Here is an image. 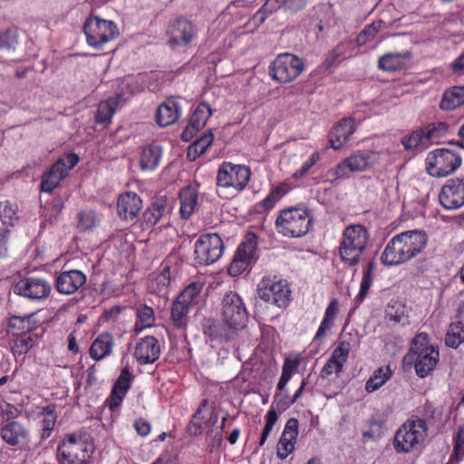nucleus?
<instances>
[{"instance_id":"nucleus-1","label":"nucleus","mask_w":464,"mask_h":464,"mask_svg":"<svg viewBox=\"0 0 464 464\" xmlns=\"http://www.w3.org/2000/svg\"><path fill=\"white\" fill-rule=\"evenodd\" d=\"M222 303L223 324L213 323L207 325L204 333L211 340L229 341L238 330L246 326L248 315L237 293L229 292L225 295Z\"/></svg>"},{"instance_id":"nucleus-2","label":"nucleus","mask_w":464,"mask_h":464,"mask_svg":"<svg viewBox=\"0 0 464 464\" xmlns=\"http://www.w3.org/2000/svg\"><path fill=\"white\" fill-rule=\"evenodd\" d=\"M439 357L438 348L429 344L428 334L420 333L411 341V348L404 356L403 362L414 365L416 374L424 378L435 369Z\"/></svg>"},{"instance_id":"nucleus-3","label":"nucleus","mask_w":464,"mask_h":464,"mask_svg":"<svg viewBox=\"0 0 464 464\" xmlns=\"http://www.w3.org/2000/svg\"><path fill=\"white\" fill-rule=\"evenodd\" d=\"M275 225L277 233L285 237H302L310 231L313 216L304 208H286L278 212Z\"/></svg>"},{"instance_id":"nucleus-4","label":"nucleus","mask_w":464,"mask_h":464,"mask_svg":"<svg viewBox=\"0 0 464 464\" xmlns=\"http://www.w3.org/2000/svg\"><path fill=\"white\" fill-rule=\"evenodd\" d=\"M94 451V444L82 433L68 434L57 450L59 464H87Z\"/></svg>"},{"instance_id":"nucleus-5","label":"nucleus","mask_w":464,"mask_h":464,"mask_svg":"<svg viewBox=\"0 0 464 464\" xmlns=\"http://www.w3.org/2000/svg\"><path fill=\"white\" fill-rule=\"evenodd\" d=\"M369 235L362 225H351L343 233V239L339 246L341 260L350 266L359 263L361 256L366 249Z\"/></svg>"},{"instance_id":"nucleus-6","label":"nucleus","mask_w":464,"mask_h":464,"mask_svg":"<svg viewBox=\"0 0 464 464\" xmlns=\"http://www.w3.org/2000/svg\"><path fill=\"white\" fill-rule=\"evenodd\" d=\"M428 425L420 418L404 422L396 431L393 447L397 453H410L418 450L427 437Z\"/></svg>"},{"instance_id":"nucleus-7","label":"nucleus","mask_w":464,"mask_h":464,"mask_svg":"<svg viewBox=\"0 0 464 464\" xmlns=\"http://www.w3.org/2000/svg\"><path fill=\"white\" fill-rule=\"evenodd\" d=\"M257 296L278 308H286L291 302V288L285 279L276 275L264 276L256 286Z\"/></svg>"},{"instance_id":"nucleus-8","label":"nucleus","mask_w":464,"mask_h":464,"mask_svg":"<svg viewBox=\"0 0 464 464\" xmlns=\"http://www.w3.org/2000/svg\"><path fill=\"white\" fill-rule=\"evenodd\" d=\"M83 32L87 44L96 49L103 47L120 34L119 28L113 21L96 15H91L86 19Z\"/></svg>"},{"instance_id":"nucleus-9","label":"nucleus","mask_w":464,"mask_h":464,"mask_svg":"<svg viewBox=\"0 0 464 464\" xmlns=\"http://www.w3.org/2000/svg\"><path fill=\"white\" fill-rule=\"evenodd\" d=\"M250 175L249 168L245 165L223 162L217 173V186L219 189L237 194L246 187Z\"/></svg>"},{"instance_id":"nucleus-10","label":"nucleus","mask_w":464,"mask_h":464,"mask_svg":"<svg viewBox=\"0 0 464 464\" xmlns=\"http://www.w3.org/2000/svg\"><path fill=\"white\" fill-rule=\"evenodd\" d=\"M461 165V157L454 150L439 149L426 159V168L430 175L440 178L453 173Z\"/></svg>"},{"instance_id":"nucleus-11","label":"nucleus","mask_w":464,"mask_h":464,"mask_svg":"<svg viewBox=\"0 0 464 464\" xmlns=\"http://www.w3.org/2000/svg\"><path fill=\"white\" fill-rule=\"evenodd\" d=\"M303 60L291 53H281L274 60L269 67L272 78L280 82L286 83L297 78L304 71Z\"/></svg>"},{"instance_id":"nucleus-12","label":"nucleus","mask_w":464,"mask_h":464,"mask_svg":"<svg viewBox=\"0 0 464 464\" xmlns=\"http://www.w3.org/2000/svg\"><path fill=\"white\" fill-rule=\"evenodd\" d=\"M224 244L218 234L201 235L194 245V260L198 265L208 266L223 255Z\"/></svg>"},{"instance_id":"nucleus-13","label":"nucleus","mask_w":464,"mask_h":464,"mask_svg":"<svg viewBox=\"0 0 464 464\" xmlns=\"http://www.w3.org/2000/svg\"><path fill=\"white\" fill-rule=\"evenodd\" d=\"M79 161V157L74 153L67 154L60 158L52 167L46 171L41 181V190L45 193H51L58 187L60 182L68 175Z\"/></svg>"},{"instance_id":"nucleus-14","label":"nucleus","mask_w":464,"mask_h":464,"mask_svg":"<svg viewBox=\"0 0 464 464\" xmlns=\"http://www.w3.org/2000/svg\"><path fill=\"white\" fill-rule=\"evenodd\" d=\"M256 236L247 234L234 255L228 267L229 275L232 276H239L250 267L256 260Z\"/></svg>"},{"instance_id":"nucleus-15","label":"nucleus","mask_w":464,"mask_h":464,"mask_svg":"<svg viewBox=\"0 0 464 464\" xmlns=\"http://www.w3.org/2000/svg\"><path fill=\"white\" fill-rule=\"evenodd\" d=\"M375 153L372 151H356L344 159L333 170L335 179L346 178L352 172L364 171L375 162Z\"/></svg>"},{"instance_id":"nucleus-16","label":"nucleus","mask_w":464,"mask_h":464,"mask_svg":"<svg viewBox=\"0 0 464 464\" xmlns=\"http://www.w3.org/2000/svg\"><path fill=\"white\" fill-rule=\"evenodd\" d=\"M51 285L43 278L26 277L18 281L14 292L30 300H43L48 297L51 292Z\"/></svg>"},{"instance_id":"nucleus-17","label":"nucleus","mask_w":464,"mask_h":464,"mask_svg":"<svg viewBox=\"0 0 464 464\" xmlns=\"http://www.w3.org/2000/svg\"><path fill=\"white\" fill-rule=\"evenodd\" d=\"M440 202L446 209H456L464 205V179H448L441 188Z\"/></svg>"},{"instance_id":"nucleus-18","label":"nucleus","mask_w":464,"mask_h":464,"mask_svg":"<svg viewBox=\"0 0 464 464\" xmlns=\"http://www.w3.org/2000/svg\"><path fill=\"white\" fill-rule=\"evenodd\" d=\"M408 260L423 251L428 237L422 230H409L395 236Z\"/></svg>"},{"instance_id":"nucleus-19","label":"nucleus","mask_w":464,"mask_h":464,"mask_svg":"<svg viewBox=\"0 0 464 464\" xmlns=\"http://www.w3.org/2000/svg\"><path fill=\"white\" fill-rule=\"evenodd\" d=\"M0 437L10 446H22L30 441V430L24 423L11 420L2 426Z\"/></svg>"},{"instance_id":"nucleus-20","label":"nucleus","mask_w":464,"mask_h":464,"mask_svg":"<svg viewBox=\"0 0 464 464\" xmlns=\"http://www.w3.org/2000/svg\"><path fill=\"white\" fill-rule=\"evenodd\" d=\"M172 206L164 197L156 198L143 213V224L147 228L152 227L160 221L169 223Z\"/></svg>"},{"instance_id":"nucleus-21","label":"nucleus","mask_w":464,"mask_h":464,"mask_svg":"<svg viewBox=\"0 0 464 464\" xmlns=\"http://www.w3.org/2000/svg\"><path fill=\"white\" fill-rule=\"evenodd\" d=\"M168 34L172 47L186 46L193 40L195 29L189 21L179 18L170 24Z\"/></svg>"},{"instance_id":"nucleus-22","label":"nucleus","mask_w":464,"mask_h":464,"mask_svg":"<svg viewBox=\"0 0 464 464\" xmlns=\"http://www.w3.org/2000/svg\"><path fill=\"white\" fill-rule=\"evenodd\" d=\"M298 435V420L291 418L286 421L277 444L276 454L280 459H286L295 450Z\"/></svg>"},{"instance_id":"nucleus-23","label":"nucleus","mask_w":464,"mask_h":464,"mask_svg":"<svg viewBox=\"0 0 464 464\" xmlns=\"http://www.w3.org/2000/svg\"><path fill=\"white\" fill-rule=\"evenodd\" d=\"M356 130L354 121L351 118L341 120L334 125L328 135L329 147L334 150L342 149Z\"/></svg>"},{"instance_id":"nucleus-24","label":"nucleus","mask_w":464,"mask_h":464,"mask_svg":"<svg viewBox=\"0 0 464 464\" xmlns=\"http://www.w3.org/2000/svg\"><path fill=\"white\" fill-rule=\"evenodd\" d=\"M211 114L212 110L210 105L205 102H200L194 110L188 125L182 132V140L186 141L189 140L197 131H198L206 125Z\"/></svg>"},{"instance_id":"nucleus-25","label":"nucleus","mask_w":464,"mask_h":464,"mask_svg":"<svg viewBox=\"0 0 464 464\" xmlns=\"http://www.w3.org/2000/svg\"><path fill=\"white\" fill-rule=\"evenodd\" d=\"M86 282V276L79 270L63 272L56 279L57 291L64 295H72Z\"/></svg>"},{"instance_id":"nucleus-26","label":"nucleus","mask_w":464,"mask_h":464,"mask_svg":"<svg viewBox=\"0 0 464 464\" xmlns=\"http://www.w3.org/2000/svg\"><path fill=\"white\" fill-rule=\"evenodd\" d=\"M142 201L134 192H126L118 198V214L125 220H132L139 215Z\"/></svg>"},{"instance_id":"nucleus-27","label":"nucleus","mask_w":464,"mask_h":464,"mask_svg":"<svg viewBox=\"0 0 464 464\" xmlns=\"http://www.w3.org/2000/svg\"><path fill=\"white\" fill-rule=\"evenodd\" d=\"M131 380L132 376L129 370L123 368L113 385L110 398L107 400V404L111 411H114L121 405L130 387Z\"/></svg>"},{"instance_id":"nucleus-28","label":"nucleus","mask_w":464,"mask_h":464,"mask_svg":"<svg viewBox=\"0 0 464 464\" xmlns=\"http://www.w3.org/2000/svg\"><path fill=\"white\" fill-rule=\"evenodd\" d=\"M160 353L158 340L153 336H146L138 343L134 354L139 362L151 363L159 358Z\"/></svg>"},{"instance_id":"nucleus-29","label":"nucleus","mask_w":464,"mask_h":464,"mask_svg":"<svg viewBox=\"0 0 464 464\" xmlns=\"http://www.w3.org/2000/svg\"><path fill=\"white\" fill-rule=\"evenodd\" d=\"M181 107L175 99H168L157 110L156 121L161 127L175 123L180 117Z\"/></svg>"},{"instance_id":"nucleus-30","label":"nucleus","mask_w":464,"mask_h":464,"mask_svg":"<svg viewBox=\"0 0 464 464\" xmlns=\"http://www.w3.org/2000/svg\"><path fill=\"white\" fill-rule=\"evenodd\" d=\"M162 158V148L159 144H150L142 148L139 165L143 171H152L160 164Z\"/></svg>"},{"instance_id":"nucleus-31","label":"nucleus","mask_w":464,"mask_h":464,"mask_svg":"<svg viewBox=\"0 0 464 464\" xmlns=\"http://www.w3.org/2000/svg\"><path fill=\"white\" fill-rule=\"evenodd\" d=\"M411 59V53H390L380 57L379 67L385 72H395L404 69Z\"/></svg>"},{"instance_id":"nucleus-32","label":"nucleus","mask_w":464,"mask_h":464,"mask_svg":"<svg viewBox=\"0 0 464 464\" xmlns=\"http://www.w3.org/2000/svg\"><path fill=\"white\" fill-rule=\"evenodd\" d=\"M381 260L386 266H398L408 261L395 237L385 246Z\"/></svg>"},{"instance_id":"nucleus-33","label":"nucleus","mask_w":464,"mask_h":464,"mask_svg":"<svg viewBox=\"0 0 464 464\" xmlns=\"http://www.w3.org/2000/svg\"><path fill=\"white\" fill-rule=\"evenodd\" d=\"M113 346V337L108 333L101 334L92 343L90 355L99 361L111 354Z\"/></svg>"},{"instance_id":"nucleus-34","label":"nucleus","mask_w":464,"mask_h":464,"mask_svg":"<svg viewBox=\"0 0 464 464\" xmlns=\"http://www.w3.org/2000/svg\"><path fill=\"white\" fill-rule=\"evenodd\" d=\"M348 353L349 350L344 344L340 345L334 351L322 372L325 375H331L333 373L337 374L341 372L343 363L346 362Z\"/></svg>"},{"instance_id":"nucleus-35","label":"nucleus","mask_w":464,"mask_h":464,"mask_svg":"<svg viewBox=\"0 0 464 464\" xmlns=\"http://www.w3.org/2000/svg\"><path fill=\"white\" fill-rule=\"evenodd\" d=\"M291 189L286 184H281L270 191V193L256 205L258 212H266L274 208L277 202H279L284 196H285Z\"/></svg>"},{"instance_id":"nucleus-36","label":"nucleus","mask_w":464,"mask_h":464,"mask_svg":"<svg viewBox=\"0 0 464 464\" xmlns=\"http://www.w3.org/2000/svg\"><path fill=\"white\" fill-rule=\"evenodd\" d=\"M291 189L286 184H281L270 191V193L256 205L258 212H266L274 208L277 202H279L284 196H285Z\"/></svg>"},{"instance_id":"nucleus-37","label":"nucleus","mask_w":464,"mask_h":464,"mask_svg":"<svg viewBox=\"0 0 464 464\" xmlns=\"http://www.w3.org/2000/svg\"><path fill=\"white\" fill-rule=\"evenodd\" d=\"M464 104V85L454 86L447 90L442 96L440 108L443 110H454Z\"/></svg>"},{"instance_id":"nucleus-38","label":"nucleus","mask_w":464,"mask_h":464,"mask_svg":"<svg viewBox=\"0 0 464 464\" xmlns=\"http://www.w3.org/2000/svg\"><path fill=\"white\" fill-rule=\"evenodd\" d=\"M300 361L301 359L299 354H289L285 357L282 368V374L277 383V390L283 391L285 389L287 382L299 367Z\"/></svg>"},{"instance_id":"nucleus-39","label":"nucleus","mask_w":464,"mask_h":464,"mask_svg":"<svg viewBox=\"0 0 464 464\" xmlns=\"http://www.w3.org/2000/svg\"><path fill=\"white\" fill-rule=\"evenodd\" d=\"M180 197V214L183 218H188L194 212L198 204V194L195 188L188 187L183 188Z\"/></svg>"},{"instance_id":"nucleus-40","label":"nucleus","mask_w":464,"mask_h":464,"mask_svg":"<svg viewBox=\"0 0 464 464\" xmlns=\"http://www.w3.org/2000/svg\"><path fill=\"white\" fill-rule=\"evenodd\" d=\"M392 376L390 366L380 367L375 370L365 384L367 392H373L380 389Z\"/></svg>"},{"instance_id":"nucleus-41","label":"nucleus","mask_w":464,"mask_h":464,"mask_svg":"<svg viewBox=\"0 0 464 464\" xmlns=\"http://www.w3.org/2000/svg\"><path fill=\"white\" fill-rule=\"evenodd\" d=\"M18 207L9 200L0 202V224L6 227H13L18 221Z\"/></svg>"},{"instance_id":"nucleus-42","label":"nucleus","mask_w":464,"mask_h":464,"mask_svg":"<svg viewBox=\"0 0 464 464\" xmlns=\"http://www.w3.org/2000/svg\"><path fill=\"white\" fill-rule=\"evenodd\" d=\"M213 140V132L210 130L206 132L188 147V157L190 160H195L197 157L203 154L207 150V149L212 144Z\"/></svg>"},{"instance_id":"nucleus-43","label":"nucleus","mask_w":464,"mask_h":464,"mask_svg":"<svg viewBox=\"0 0 464 464\" xmlns=\"http://www.w3.org/2000/svg\"><path fill=\"white\" fill-rule=\"evenodd\" d=\"M155 315L151 307L143 305L137 309V321L134 326L136 333H140L154 324Z\"/></svg>"},{"instance_id":"nucleus-44","label":"nucleus","mask_w":464,"mask_h":464,"mask_svg":"<svg viewBox=\"0 0 464 464\" xmlns=\"http://www.w3.org/2000/svg\"><path fill=\"white\" fill-rule=\"evenodd\" d=\"M140 77L128 76L120 82V92L118 93V100L124 101L128 96L134 94L143 89L140 83Z\"/></svg>"},{"instance_id":"nucleus-45","label":"nucleus","mask_w":464,"mask_h":464,"mask_svg":"<svg viewBox=\"0 0 464 464\" xmlns=\"http://www.w3.org/2000/svg\"><path fill=\"white\" fill-rule=\"evenodd\" d=\"M464 343V326L460 322L450 324L446 336L445 343L451 348H458Z\"/></svg>"},{"instance_id":"nucleus-46","label":"nucleus","mask_w":464,"mask_h":464,"mask_svg":"<svg viewBox=\"0 0 464 464\" xmlns=\"http://www.w3.org/2000/svg\"><path fill=\"white\" fill-rule=\"evenodd\" d=\"M421 129L428 143H430L443 137L448 132L449 126L444 121H436L430 123Z\"/></svg>"},{"instance_id":"nucleus-47","label":"nucleus","mask_w":464,"mask_h":464,"mask_svg":"<svg viewBox=\"0 0 464 464\" xmlns=\"http://www.w3.org/2000/svg\"><path fill=\"white\" fill-rule=\"evenodd\" d=\"M202 288L203 285L201 283H191L181 292L178 298L192 306L198 304Z\"/></svg>"},{"instance_id":"nucleus-48","label":"nucleus","mask_w":464,"mask_h":464,"mask_svg":"<svg viewBox=\"0 0 464 464\" xmlns=\"http://www.w3.org/2000/svg\"><path fill=\"white\" fill-rule=\"evenodd\" d=\"M401 144L406 150L416 149L419 146H427L429 143L425 138L422 129L412 131L410 135L401 140Z\"/></svg>"},{"instance_id":"nucleus-49","label":"nucleus","mask_w":464,"mask_h":464,"mask_svg":"<svg viewBox=\"0 0 464 464\" xmlns=\"http://www.w3.org/2000/svg\"><path fill=\"white\" fill-rule=\"evenodd\" d=\"M116 111V102L112 100L103 101L99 104L96 121L99 123H107L111 121Z\"/></svg>"},{"instance_id":"nucleus-50","label":"nucleus","mask_w":464,"mask_h":464,"mask_svg":"<svg viewBox=\"0 0 464 464\" xmlns=\"http://www.w3.org/2000/svg\"><path fill=\"white\" fill-rule=\"evenodd\" d=\"M99 222V215L92 210H84L79 214L78 227L82 231L92 229Z\"/></svg>"},{"instance_id":"nucleus-51","label":"nucleus","mask_w":464,"mask_h":464,"mask_svg":"<svg viewBox=\"0 0 464 464\" xmlns=\"http://www.w3.org/2000/svg\"><path fill=\"white\" fill-rule=\"evenodd\" d=\"M189 307V305L182 302V300L179 298H177L173 304L171 309V318L177 327H181L183 325V319L188 314Z\"/></svg>"},{"instance_id":"nucleus-52","label":"nucleus","mask_w":464,"mask_h":464,"mask_svg":"<svg viewBox=\"0 0 464 464\" xmlns=\"http://www.w3.org/2000/svg\"><path fill=\"white\" fill-rule=\"evenodd\" d=\"M43 429L44 435L49 436L56 423L55 406L48 405L43 410Z\"/></svg>"},{"instance_id":"nucleus-53","label":"nucleus","mask_w":464,"mask_h":464,"mask_svg":"<svg viewBox=\"0 0 464 464\" xmlns=\"http://www.w3.org/2000/svg\"><path fill=\"white\" fill-rule=\"evenodd\" d=\"M372 268L373 264L370 263L367 269L363 272L362 280L361 282L360 292L356 296V302L362 303L366 297L368 291L372 284Z\"/></svg>"},{"instance_id":"nucleus-54","label":"nucleus","mask_w":464,"mask_h":464,"mask_svg":"<svg viewBox=\"0 0 464 464\" xmlns=\"http://www.w3.org/2000/svg\"><path fill=\"white\" fill-rule=\"evenodd\" d=\"M382 23L381 21L374 22L372 24L366 26L357 36V44L363 45L370 40L373 39L378 32L381 30Z\"/></svg>"},{"instance_id":"nucleus-55","label":"nucleus","mask_w":464,"mask_h":464,"mask_svg":"<svg viewBox=\"0 0 464 464\" xmlns=\"http://www.w3.org/2000/svg\"><path fill=\"white\" fill-rule=\"evenodd\" d=\"M277 420V414L274 410H269L266 415V425L262 431L259 445L263 446Z\"/></svg>"},{"instance_id":"nucleus-56","label":"nucleus","mask_w":464,"mask_h":464,"mask_svg":"<svg viewBox=\"0 0 464 464\" xmlns=\"http://www.w3.org/2000/svg\"><path fill=\"white\" fill-rule=\"evenodd\" d=\"M338 311V303L336 300L331 301L326 308L324 321L321 324V334L330 328Z\"/></svg>"},{"instance_id":"nucleus-57","label":"nucleus","mask_w":464,"mask_h":464,"mask_svg":"<svg viewBox=\"0 0 464 464\" xmlns=\"http://www.w3.org/2000/svg\"><path fill=\"white\" fill-rule=\"evenodd\" d=\"M31 347H32L31 338L23 337V338L17 339L14 343V344L12 346V351H13L14 355L15 357H18V356H23L24 354L28 353V351L31 349Z\"/></svg>"},{"instance_id":"nucleus-58","label":"nucleus","mask_w":464,"mask_h":464,"mask_svg":"<svg viewBox=\"0 0 464 464\" xmlns=\"http://www.w3.org/2000/svg\"><path fill=\"white\" fill-rule=\"evenodd\" d=\"M464 455V425L458 430L455 439V445L453 449L451 459H455L457 461Z\"/></svg>"},{"instance_id":"nucleus-59","label":"nucleus","mask_w":464,"mask_h":464,"mask_svg":"<svg viewBox=\"0 0 464 464\" xmlns=\"http://www.w3.org/2000/svg\"><path fill=\"white\" fill-rule=\"evenodd\" d=\"M386 318L394 323H400L404 315L403 307L398 304H390L386 309Z\"/></svg>"},{"instance_id":"nucleus-60","label":"nucleus","mask_w":464,"mask_h":464,"mask_svg":"<svg viewBox=\"0 0 464 464\" xmlns=\"http://www.w3.org/2000/svg\"><path fill=\"white\" fill-rule=\"evenodd\" d=\"M170 272L168 267L164 268L162 272L157 276L156 282L159 285L158 291L162 292L169 284Z\"/></svg>"},{"instance_id":"nucleus-61","label":"nucleus","mask_w":464,"mask_h":464,"mask_svg":"<svg viewBox=\"0 0 464 464\" xmlns=\"http://www.w3.org/2000/svg\"><path fill=\"white\" fill-rule=\"evenodd\" d=\"M282 5H285V0H266L257 14H271L278 9Z\"/></svg>"},{"instance_id":"nucleus-62","label":"nucleus","mask_w":464,"mask_h":464,"mask_svg":"<svg viewBox=\"0 0 464 464\" xmlns=\"http://www.w3.org/2000/svg\"><path fill=\"white\" fill-rule=\"evenodd\" d=\"M274 400L279 410H285L291 405L286 404L287 401L291 400V398L288 397L287 393L285 392V389L283 391L277 390Z\"/></svg>"},{"instance_id":"nucleus-63","label":"nucleus","mask_w":464,"mask_h":464,"mask_svg":"<svg viewBox=\"0 0 464 464\" xmlns=\"http://www.w3.org/2000/svg\"><path fill=\"white\" fill-rule=\"evenodd\" d=\"M134 427L137 433L142 437L148 436L151 430L150 424L142 419L137 420L135 421Z\"/></svg>"},{"instance_id":"nucleus-64","label":"nucleus","mask_w":464,"mask_h":464,"mask_svg":"<svg viewBox=\"0 0 464 464\" xmlns=\"http://www.w3.org/2000/svg\"><path fill=\"white\" fill-rule=\"evenodd\" d=\"M9 229L7 227H0V257L7 253L6 243L8 240Z\"/></svg>"}]
</instances>
